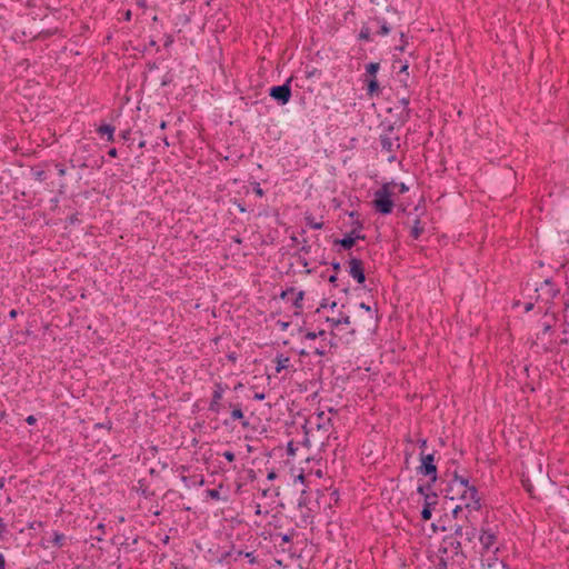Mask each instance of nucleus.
Returning a JSON list of instances; mask_svg holds the SVG:
<instances>
[{"label":"nucleus","instance_id":"f257e3e1","mask_svg":"<svg viewBox=\"0 0 569 569\" xmlns=\"http://www.w3.org/2000/svg\"><path fill=\"white\" fill-rule=\"evenodd\" d=\"M453 486L459 487V491H461L460 499L463 502V507L471 512L472 510L478 511L481 508V498L479 492L475 486H470L467 478L460 477L455 473V478L452 481V486L450 490L453 489Z\"/></svg>","mask_w":569,"mask_h":569},{"label":"nucleus","instance_id":"f03ea898","mask_svg":"<svg viewBox=\"0 0 569 569\" xmlns=\"http://www.w3.org/2000/svg\"><path fill=\"white\" fill-rule=\"evenodd\" d=\"M391 182L383 183L380 189L375 192V199L372 201V206L375 210L381 214L391 213L395 202L391 199L392 192L390 187Z\"/></svg>","mask_w":569,"mask_h":569},{"label":"nucleus","instance_id":"7ed1b4c3","mask_svg":"<svg viewBox=\"0 0 569 569\" xmlns=\"http://www.w3.org/2000/svg\"><path fill=\"white\" fill-rule=\"evenodd\" d=\"M420 461H421V463L417 468V472L425 477H429V479L431 480V483H435L438 479L437 466L435 463V455L433 453L425 455L423 452H421Z\"/></svg>","mask_w":569,"mask_h":569},{"label":"nucleus","instance_id":"20e7f679","mask_svg":"<svg viewBox=\"0 0 569 569\" xmlns=\"http://www.w3.org/2000/svg\"><path fill=\"white\" fill-rule=\"evenodd\" d=\"M292 77L288 78L287 81L281 86H273L269 89V96L274 101H277L279 104L284 106L287 104L291 99V81Z\"/></svg>","mask_w":569,"mask_h":569},{"label":"nucleus","instance_id":"39448f33","mask_svg":"<svg viewBox=\"0 0 569 569\" xmlns=\"http://www.w3.org/2000/svg\"><path fill=\"white\" fill-rule=\"evenodd\" d=\"M478 535V530L473 523L470 522L469 516H466L465 522L456 525L453 528V536L465 539L467 542H472Z\"/></svg>","mask_w":569,"mask_h":569},{"label":"nucleus","instance_id":"423d86ee","mask_svg":"<svg viewBox=\"0 0 569 569\" xmlns=\"http://www.w3.org/2000/svg\"><path fill=\"white\" fill-rule=\"evenodd\" d=\"M393 132V126H389L387 128V132L380 134V144L381 149L386 152L391 153V156L388 158L389 161H392L395 159V151L399 148V143L397 141L399 138L393 139L391 137V133Z\"/></svg>","mask_w":569,"mask_h":569},{"label":"nucleus","instance_id":"0eeeda50","mask_svg":"<svg viewBox=\"0 0 569 569\" xmlns=\"http://www.w3.org/2000/svg\"><path fill=\"white\" fill-rule=\"evenodd\" d=\"M551 321L545 320L542 321V330L537 333V341L535 342L538 345V341H541V347L543 351H550L552 350V341L546 339L547 336H550L552 333L553 322H555V316L550 317Z\"/></svg>","mask_w":569,"mask_h":569},{"label":"nucleus","instance_id":"6e6552de","mask_svg":"<svg viewBox=\"0 0 569 569\" xmlns=\"http://www.w3.org/2000/svg\"><path fill=\"white\" fill-rule=\"evenodd\" d=\"M536 291L538 292V298L546 303L550 302L559 293V289L551 279H546L539 288H536Z\"/></svg>","mask_w":569,"mask_h":569},{"label":"nucleus","instance_id":"1a4fd4ad","mask_svg":"<svg viewBox=\"0 0 569 569\" xmlns=\"http://www.w3.org/2000/svg\"><path fill=\"white\" fill-rule=\"evenodd\" d=\"M498 540L497 531L492 528H486L485 526L480 529L479 541L485 552L490 551Z\"/></svg>","mask_w":569,"mask_h":569},{"label":"nucleus","instance_id":"9d476101","mask_svg":"<svg viewBox=\"0 0 569 569\" xmlns=\"http://www.w3.org/2000/svg\"><path fill=\"white\" fill-rule=\"evenodd\" d=\"M349 274L358 282L363 283L366 281V273L363 262L359 258L351 257L348 261Z\"/></svg>","mask_w":569,"mask_h":569},{"label":"nucleus","instance_id":"9b49d317","mask_svg":"<svg viewBox=\"0 0 569 569\" xmlns=\"http://www.w3.org/2000/svg\"><path fill=\"white\" fill-rule=\"evenodd\" d=\"M438 505V495L436 492H431V495H426V499L423 500V506L421 510V519L427 521L431 519L432 510Z\"/></svg>","mask_w":569,"mask_h":569},{"label":"nucleus","instance_id":"f8f14e48","mask_svg":"<svg viewBox=\"0 0 569 569\" xmlns=\"http://www.w3.org/2000/svg\"><path fill=\"white\" fill-rule=\"evenodd\" d=\"M224 390H226V387L222 386L221 382L214 383L212 399L209 403L210 411H212L214 413H218L220 411V408H221L220 400L222 399V395H223Z\"/></svg>","mask_w":569,"mask_h":569},{"label":"nucleus","instance_id":"ddd939ff","mask_svg":"<svg viewBox=\"0 0 569 569\" xmlns=\"http://www.w3.org/2000/svg\"><path fill=\"white\" fill-rule=\"evenodd\" d=\"M369 23L376 29V33L379 36H387L392 29L391 24L380 17L370 19Z\"/></svg>","mask_w":569,"mask_h":569},{"label":"nucleus","instance_id":"4468645a","mask_svg":"<svg viewBox=\"0 0 569 569\" xmlns=\"http://www.w3.org/2000/svg\"><path fill=\"white\" fill-rule=\"evenodd\" d=\"M363 239H365V236H362V234L353 236V231H351L349 234H347L342 239H337L335 241V243L340 244L343 249L348 250V249H351L356 244L357 240H363Z\"/></svg>","mask_w":569,"mask_h":569},{"label":"nucleus","instance_id":"2eb2a0df","mask_svg":"<svg viewBox=\"0 0 569 569\" xmlns=\"http://www.w3.org/2000/svg\"><path fill=\"white\" fill-rule=\"evenodd\" d=\"M399 103L402 107V111L399 114V119H400L401 123H405L409 120L410 113H411V110L409 108L410 100H409V98L403 97V98L399 99Z\"/></svg>","mask_w":569,"mask_h":569},{"label":"nucleus","instance_id":"dca6fc26","mask_svg":"<svg viewBox=\"0 0 569 569\" xmlns=\"http://www.w3.org/2000/svg\"><path fill=\"white\" fill-rule=\"evenodd\" d=\"M366 82H367V94L370 98L379 96L380 87H379L377 78H368V79H366Z\"/></svg>","mask_w":569,"mask_h":569},{"label":"nucleus","instance_id":"f3484780","mask_svg":"<svg viewBox=\"0 0 569 569\" xmlns=\"http://www.w3.org/2000/svg\"><path fill=\"white\" fill-rule=\"evenodd\" d=\"M114 131H116V128L111 124H101L100 127H98L97 129V132L102 137V136H107V140L109 142H113L114 141Z\"/></svg>","mask_w":569,"mask_h":569},{"label":"nucleus","instance_id":"a211bd4d","mask_svg":"<svg viewBox=\"0 0 569 569\" xmlns=\"http://www.w3.org/2000/svg\"><path fill=\"white\" fill-rule=\"evenodd\" d=\"M331 426V419L329 417H326V413L323 411H320L317 413V428L323 429L325 431H328L329 427Z\"/></svg>","mask_w":569,"mask_h":569},{"label":"nucleus","instance_id":"6ab92c4d","mask_svg":"<svg viewBox=\"0 0 569 569\" xmlns=\"http://www.w3.org/2000/svg\"><path fill=\"white\" fill-rule=\"evenodd\" d=\"M231 418L232 420H242L241 425L242 427H248L249 422L247 420H243V412L239 405L234 406L231 411Z\"/></svg>","mask_w":569,"mask_h":569},{"label":"nucleus","instance_id":"aec40b11","mask_svg":"<svg viewBox=\"0 0 569 569\" xmlns=\"http://www.w3.org/2000/svg\"><path fill=\"white\" fill-rule=\"evenodd\" d=\"M276 372L280 373L282 370L288 368L289 357H284L283 355H278L276 357Z\"/></svg>","mask_w":569,"mask_h":569},{"label":"nucleus","instance_id":"412c9836","mask_svg":"<svg viewBox=\"0 0 569 569\" xmlns=\"http://www.w3.org/2000/svg\"><path fill=\"white\" fill-rule=\"evenodd\" d=\"M296 297L295 299L292 300V306L296 308V315H299L300 311L302 310L303 306H302V300H303V297H305V291H298L297 293L295 292Z\"/></svg>","mask_w":569,"mask_h":569},{"label":"nucleus","instance_id":"4be33fe9","mask_svg":"<svg viewBox=\"0 0 569 569\" xmlns=\"http://www.w3.org/2000/svg\"><path fill=\"white\" fill-rule=\"evenodd\" d=\"M380 69V63L378 62H370L366 66V77L368 78H376L377 72Z\"/></svg>","mask_w":569,"mask_h":569},{"label":"nucleus","instance_id":"5701e85b","mask_svg":"<svg viewBox=\"0 0 569 569\" xmlns=\"http://www.w3.org/2000/svg\"><path fill=\"white\" fill-rule=\"evenodd\" d=\"M371 32H372V26L370 23L362 26L360 33H359V39L366 40V41L371 40Z\"/></svg>","mask_w":569,"mask_h":569},{"label":"nucleus","instance_id":"b1692460","mask_svg":"<svg viewBox=\"0 0 569 569\" xmlns=\"http://www.w3.org/2000/svg\"><path fill=\"white\" fill-rule=\"evenodd\" d=\"M306 223L312 229H321L325 224L322 220L317 221L313 216L307 214L305 217Z\"/></svg>","mask_w":569,"mask_h":569},{"label":"nucleus","instance_id":"393cba45","mask_svg":"<svg viewBox=\"0 0 569 569\" xmlns=\"http://www.w3.org/2000/svg\"><path fill=\"white\" fill-rule=\"evenodd\" d=\"M423 232V227L420 224V220H416L413 227L411 228L410 236L412 239H418Z\"/></svg>","mask_w":569,"mask_h":569},{"label":"nucleus","instance_id":"a878e982","mask_svg":"<svg viewBox=\"0 0 569 569\" xmlns=\"http://www.w3.org/2000/svg\"><path fill=\"white\" fill-rule=\"evenodd\" d=\"M432 486H433V483H431V480L429 479V481L426 485H420L417 488V492L419 495L423 496V498L426 499V495H431Z\"/></svg>","mask_w":569,"mask_h":569},{"label":"nucleus","instance_id":"bb28decb","mask_svg":"<svg viewBox=\"0 0 569 569\" xmlns=\"http://www.w3.org/2000/svg\"><path fill=\"white\" fill-rule=\"evenodd\" d=\"M64 542H66V536L61 532H58L56 531L53 533V539H52V543L58 547V548H61L64 546Z\"/></svg>","mask_w":569,"mask_h":569},{"label":"nucleus","instance_id":"cd10ccee","mask_svg":"<svg viewBox=\"0 0 569 569\" xmlns=\"http://www.w3.org/2000/svg\"><path fill=\"white\" fill-rule=\"evenodd\" d=\"M327 321H329L333 327H338L340 325H349L350 323V317L349 316H343L339 319H335V318H327Z\"/></svg>","mask_w":569,"mask_h":569},{"label":"nucleus","instance_id":"c85d7f7f","mask_svg":"<svg viewBox=\"0 0 569 569\" xmlns=\"http://www.w3.org/2000/svg\"><path fill=\"white\" fill-rule=\"evenodd\" d=\"M450 541V547L456 551V553L460 552L462 549V545L460 540L453 539V537H447L443 541Z\"/></svg>","mask_w":569,"mask_h":569},{"label":"nucleus","instance_id":"c756f323","mask_svg":"<svg viewBox=\"0 0 569 569\" xmlns=\"http://www.w3.org/2000/svg\"><path fill=\"white\" fill-rule=\"evenodd\" d=\"M207 496L210 497L212 500H220V491L218 489H208L206 491Z\"/></svg>","mask_w":569,"mask_h":569},{"label":"nucleus","instance_id":"7c9ffc66","mask_svg":"<svg viewBox=\"0 0 569 569\" xmlns=\"http://www.w3.org/2000/svg\"><path fill=\"white\" fill-rule=\"evenodd\" d=\"M296 289L293 287L287 288L280 293L281 299H286L289 297V295H295Z\"/></svg>","mask_w":569,"mask_h":569},{"label":"nucleus","instance_id":"2f4dec72","mask_svg":"<svg viewBox=\"0 0 569 569\" xmlns=\"http://www.w3.org/2000/svg\"><path fill=\"white\" fill-rule=\"evenodd\" d=\"M277 537H279L281 539L282 543H288L292 539V535H288V533H277Z\"/></svg>","mask_w":569,"mask_h":569},{"label":"nucleus","instance_id":"473e14b6","mask_svg":"<svg viewBox=\"0 0 569 569\" xmlns=\"http://www.w3.org/2000/svg\"><path fill=\"white\" fill-rule=\"evenodd\" d=\"M222 456H223V457H224L229 462H233V461H234V459H236V455H234L232 451H229V450L224 451V452L222 453Z\"/></svg>","mask_w":569,"mask_h":569},{"label":"nucleus","instance_id":"72a5a7b5","mask_svg":"<svg viewBox=\"0 0 569 569\" xmlns=\"http://www.w3.org/2000/svg\"><path fill=\"white\" fill-rule=\"evenodd\" d=\"M253 191L260 198L264 196V191L262 190V188L260 187V184L258 182L256 183Z\"/></svg>","mask_w":569,"mask_h":569},{"label":"nucleus","instance_id":"f704fd0d","mask_svg":"<svg viewBox=\"0 0 569 569\" xmlns=\"http://www.w3.org/2000/svg\"><path fill=\"white\" fill-rule=\"evenodd\" d=\"M138 542V537L133 538L132 541H129V538H127L124 541L120 542V546L129 547L131 545H136Z\"/></svg>","mask_w":569,"mask_h":569},{"label":"nucleus","instance_id":"c9c22d12","mask_svg":"<svg viewBox=\"0 0 569 569\" xmlns=\"http://www.w3.org/2000/svg\"><path fill=\"white\" fill-rule=\"evenodd\" d=\"M462 508H463V506H462V505H459V506H456V507L452 509V516H453V518H458V515L462 511Z\"/></svg>","mask_w":569,"mask_h":569},{"label":"nucleus","instance_id":"e433bc0d","mask_svg":"<svg viewBox=\"0 0 569 569\" xmlns=\"http://www.w3.org/2000/svg\"><path fill=\"white\" fill-rule=\"evenodd\" d=\"M34 176H36V179H37V180H39V181H43V180L46 179V172H44V171H42V170L37 171V172L34 173Z\"/></svg>","mask_w":569,"mask_h":569},{"label":"nucleus","instance_id":"4c0bfd02","mask_svg":"<svg viewBox=\"0 0 569 569\" xmlns=\"http://www.w3.org/2000/svg\"><path fill=\"white\" fill-rule=\"evenodd\" d=\"M277 325L280 327L282 331H286L289 327V322L279 320Z\"/></svg>","mask_w":569,"mask_h":569},{"label":"nucleus","instance_id":"58836bf2","mask_svg":"<svg viewBox=\"0 0 569 569\" xmlns=\"http://www.w3.org/2000/svg\"><path fill=\"white\" fill-rule=\"evenodd\" d=\"M244 557L249 559V562H250V563H254V562L257 561V559H256V557H254L253 552H246V553H244Z\"/></svg>","mask_w":569,"mask_h":569},{"label":"nucleus","instance_id":"ea45409f","mask_svg":"<svg viewBox=\"0 0 569 569\" xmlns=\"http://www.w3.org/2000/svg\"><path fill=\"white\" fill-rule=\"evenodd\" d=\"M393 186H396L395 183H392ZM399 187V192L400 193H405L409 190V188L406 186V183L401 182L399 184H397Z\"/></svg>","mask_w":569,"mask_h":569},{"label":"nucleus","instance_id":"a19ab883","mask_svg":"<svg viewBox=\"0 0 569 569\" xmlns=\"http://www.w3.org/2000/svg\"><path fill=\"white\" fill-rule=\"evenodd\" d=\"M130 136H131V131L130 130H124L121 132V138L124 140V141H128L130 140Z\"/></svg>","mask_w":569,"mask_h":569},{"label":"nucleus","instance_id":"79ce46f5","mask_svg":"<svg viewBox=\"0 0 569 569\" xmlns=\"http://www.w3.org/2000/svg\"><path fill=\"white\" fill-rule=\"evenodd\" d=\"M26 422L30 426L34 425L37 422V418L34 416H28L26 419Z\"/></svg>","mask_w":569,"mask_h":569},{"label":"nucleus","instance_id":"37998d69","mask_svg":"<svg viewBox=\"0 0 569 569\" xmlns=\"http://www.w3.org/2000/svg\"><path fill=\"white\" fill-rule=\"evenodd\" d=\"M56 167H57V169H58V174H59L60 177H63V176L66 174V169H64V167H63L62 164H57Z\"/></svg>","mask_w":569,"mask_h":569},{"label":"nucleus","instance_id":"c03bdc74","mask_svg":"<svg viewBox=\"0 0 569 569\" xmlns=\"http://www.w3.org/2000/svg\"><path fill=\"white\" fill-rule=\"evenodd\" d=\"M305 338L306 339H309V340H315L317 337H316V332L315 331H308L306 335H305Z\"/></svg>","mask_w":569,"mask_h":569},{"label":"nucleus","instance_id":"a18cd8bd","mask_svg":"<svg viewBox=\"0 0 569 569\" xmlns=\"http://www.w3.org/2000/svg\"><path fill=\"white\" fill-rule=\"evenodd\" d=\"M277 478V472L274 470H271L267 475L268 480H274Z\"/></svg>","mask_w":569,"mask_h":569},{"label":"nucleus","instance_id":"49530a36","mask_svg":"<svg viewBox=\"0 0 569 569\" xmlns=\"http://www.w3.org/2000/svg\"><path fill=\"white\" fill-rule=\"evenodd\" d=\"M0 569H6V558L0 553Z\"/></svg>","mask_w":569,"mask_h":569},{"label":"nucleus","instance_id":"de8ad7c7","mask_svg":"<svg viewBox=\"0 0 569 569\" xmlns=\"http://www.w3.org/2000/svg\"><path fill=\"white\" fill-rule=\"evenodd\" d=\"M108 154L111 157V158H116L118 156V151L116 148H111L109 151H108Z\"/></svg>","mask_w":569,"mask_h":569},{"label":"nucleus","instance_id":"09e8293b","mask_svg":"<svg viewBox=\"0 0 569 569\" xmlns=\"http://www.w3.org/2000/svg\"><path fill=\"white\" fill-rule=\"evenodd\" d=\"M331 267L336 272L340 271L341 269V264L339 262H332Z\"/></svg>","mask_w":569,"mask_h":569},{"label":"nucleus","instance_id":"8fccbe9b","mask_svg":"<svg viewBox=\"0 0 569 569\" xmlns=\"http://www.w3.org/2000/svg\"><path fill=\"white\" fill-rule=\"evenodd\" d=\"M533 309V303L532 302H527L525 303V311L526 312H529Z\"/></svg>","mask_w":569,"mask_h":569},{"label":"nucleus","instance_id":"3c124183","mask_svg":"<svg viewBox=\"0 0 569 569\" xmlns=\"http://www.w3.org/2000/svg\"><path fill=\"white\" fill-rule=\"evenodd\" d=\"M438 569H447V561H445L443 559L440 560L439 565H438Z\"/></svg>","mask_w":569,"mask_h":569},{"label":"nucleus","instance_id":"603ef678","mask_svg":"<svg viewBox=\"0 0 569 569\" xmlns=\"http://www.w3.org/2000/svg\"><path fill=\"white\" fill-rule=\"evenodd\" d=\"M287 449H288V453L289 455H293L295 453V449H293V443L292 442L288 443V448Z\"/></svg>","mask_w":569,"mask_h":569},{"label":"nucleus","instance_id":"864d4df0","mask_svg":"<svg viewBox=\"0 0 569 569\" xmlns=\"http://www.w3.org/2000/svg\"><path fill=\"white\" fill-rule=\"evenodd\" d=\"M17 316H18V311H17L16 309H12V310L9 312V317H10L11 319H16V318H17Z\"/></svg>","mask_w":569,"mask_h":569},{"label":"nucleus","instance_id":"5fc2aeb1","mask_svg":"<svg viewBox=\"0 0 569 569\" xmlns=\"http://www.w3.org/2000/svg\"><path fill=\"white\" fill-rule=\"evenodd\" d=\"M264 397H266V396H264V393H256V395L253 396V399H254V400H263V399H264Z\"/></svg>","mask_w":569,"mask_h":569},{"label":"nucleus","instance_id":"6e6d98bb","mask_svg":"<svg viewBox=\"0 0 569 569\" xmlns=\"http://www.w3.org/2000/svg\"><path fill=\"white\" fill-rule=\"evenodd\" d=\"M313 352L316 355H318V356H323L326 353V351L323 349H320V348H316Z\"/></svg>","mask_w":569,"mask_h":569},{"label":"nucleus","instance_id":"4d7b16f0","mask_svg":"<svg viewBox=\"0 0 569 569\" xmlns=\"http://www.w3.org/2000/svg\"><path fill=\"white\" fill-rule=\"evenodd\" d=\"M337 280H338L337 274H332V276L329 277V282H331V283H336Z\"/></svg>","mask_w":569,"mask_h":569},{"label":"nucleus","instance_id":"13d9d810","mask_svg":"<svg viewBox=\"0 0 569 569\" xmlns=\"http://www.w3.org/2000/svg\"><path fill=\"white\" fill-rule=\"evenodd\" d=\"M360 308H361V309H365V310H367V311H370V310H371L370 306H368V305H367V303H365V302H361V303H360Z\"/></svg>","mask_w":569,"mask_h":569},{"label":"nucleus","instance_id":"bf43d9fd","mask_svg":"<svg viewBox=\"0 0 569 569\" xmlns=\"http://www.w3.org/2000/svg\"><path fill=\"white\" fill-rule=\"evenodd\" d=\"M172 42H173V39H172V37H171V36H169V37L167 38V41H166V43H164V47H169Z\"/></svg>","mask_w":569,"mask_h":569},{"label":"nucleus","instance_id":"052dcab7","mask_svg":"<svg viewBox=\"0 0 569 569\" xmlns=\"http://www.w3.org/2000/svg\"><path fill=\"white\" fill-rule=\"evenodd\" d=\"M106 526L103 523H99L97 527V530H99L101 533H104Z\"/></svg>","mask_w":569,"mask_h":569},{"label":"nucleus","instance_id":"680f3d73","mask_svg":"<svg viewBox=\"0 0 569 569\" xmlns=\"http://www.w3.org/2000/svg\"><path fill=\"white\" fill-rule=\"evenodd\" d=\"M131 19V11L127 10L124 13V20L129 21Z\"/></svg>","mask_w":569,"mask_h":569},{"label":"nucleus","instance_id":"e2e57ef3","mask_svg":"<svg viewBox=\"0 0 569 569\" xmlns=\"http://www.w3.org/2000/svg\"><path fill=\"white\" fill-rule=\"evenodd\" d=\"M409 66L407 63L402 64L400 68V72H407Z\"/></svg>","mask_w":569,"mask_h":569},{"label":"nucleus","instance_id":"0e129e2a","mask_svg":"<svg viewBox=\"0 0 569 569\" xmlns=\"http://www.w3.org/2000/svg\"><path fill=\"white\" fill-rule=\"evenodd\" d=\"M326 307H327V301H326V300H323V301L320 303V307L317 309V312H319V311H320V309L326 308Z\"/></svg>","mask_w":569,"mask_h":569},{"label":"nucleus","instance_id":"69168bd1","mask_svg":"<svg viewBox=\"0 0 569 569\" xmlns=\"http://www.w3.org/2000/svg\"><path fill=\"white\" fill-rule=\"evenodd\" d=\"M317 72V69H313L312 71L307 72V78H311Z\"/></svg>","mask_w":569,"mask_h":569},{"label":"nucleus","instance_id":"338daca9","mask_svg":"<svg viewBox=\"0 0 569 569\" xmlns=\"http://www.w3.org/2000/svg\"><path fill=\"white\" fill-rule=\"evenodd\" d=\"M237 207L240 212H246V208L241 203H237Z\"/></svg>","mask_w":569,"mask_h":569},{"label":"nucleus","instance_id":"774afa93","mask_svg":"<svg viewBox=\"0 0 569 569\" xmlns=\"http://www.w3.org/2000/svg\"><path fill=\"white\" fill-rule=\"evenodd\" d=\"M325 335H326V331H325V330H320V331L316 332V337H317V338H318V337H322V336H325Z\"/></svg>","mask_w":569,"mask_h":569}]
</instances>
